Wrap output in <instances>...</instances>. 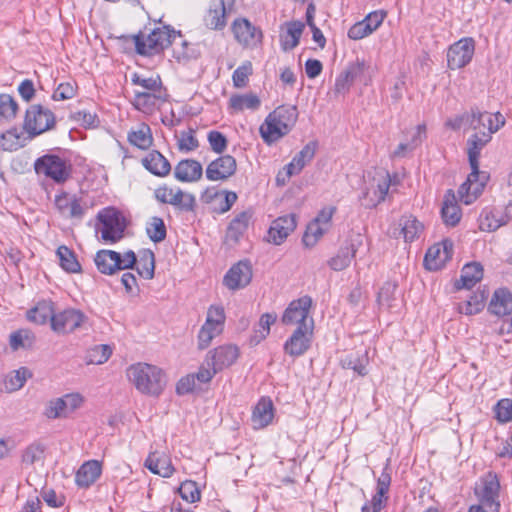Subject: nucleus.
Here are the masks:
<instances>
[{"label":"nucleus","instance_id":"obj_32","mask_svg":"<svg viewBox=\"0 0 512 512\" xmlns=\"http://www.w3.org/2000/svg\"><path fill=\"white\" fill-rule=\"evenodd\" d=\"M54 315L55 311L52 302L42 301L28 311L27 318L40 325L50 321V325L52 326V317H54Z\"/></svg>","mask_w":512,"mask_h":512},{"label":"nucleus","instance_id":"obj_58","mask_svg":"<svg viewBox=\"0 0 512 512\" xmlns=\"http://www.w3.org/2000/svg\"><path fill=\"white\" fill-rule=\"evenodd\" d=\"M179 494L182 499L189 503H194L200 500L201 496L197 483L192 480H186L180 485Z\"/></svg>","mask_w":512,"mask_h":512},{"label":"nucleus","instance_id":"obj_29","mask_svg":"<svg viewBox=\"0 0 512 512\" xmlns=\"http://www.w3.org/2000/svg\"><path fill=\"white\" fill-rule=\"evenodd\" d=\"M286 27V34L280 36L281 47L283 51H291L298 46L305 25L300 21H291L286 23Z\"/></svg>","mask_w":512,"mask_h":512},{"label":"nucleus","instance_id":"obj_46","mask_svg":"<svg viewBox=\"0 0 512 512\" xmlns=\"http://www.w3.org/2000/svg\"><path fill=\"white\" fill-rule=\"evenodd\" d=\"M138 274L145 279H152L155 272V255L151 250H144L140 254L137 266Z\"/></svg>","mask_w":512,"mask_h":512},{"label":"nucleus","instance_id":"obj_53","mask_svg":"<svg viewBox=\"0 0 512 512\" xmlns=\"http://www.w3.org/2000/svg\"><path fill=\"white\" fill-rule=\"evenodd\" d=\"M45 446L42 443L34 442L22 453V462L25 465H33L44 459Z\"/></svg>","mask_w":512,"mask_h":512},{"label":"nucleus","instance_id":"obj_47","mask_svg":"<svg viewBox=\"0 0 512 512\" xmlns=\"http://www.w3.org/2000/svg\"><path fill=\"white\" fill-rule=\"evenodd\" d=\"M26 138L23 137L17 129H12L3 133L0 138V147L3 150L13 151L24 146Z\"/></svg>","mask_w":512,"mask_h":512},{"label":"nucleus","instance_id":"obj_21","mask_svg":"<svg viewBox=\"0 0 512 512\" xmlns=\"http://www.w3.org/2000/svg\"><path fill=\"white\" fill-rule=\"evenodd\" d=\"M204 24L212 30H222L227 24L224 0H213L204 16Z\"/></svg>","mask_w":512,"mask_h":512},{"label":"nucleus","instance_id":"obj_8","mask_svg":"<svg viewBox=\"0 0 512 512\" xmlns=\"http://www.w3.org/2000/svg\"><path fill=\"white\" fill-rule=\"evenodd\" d=\"M469 163L471 166V172L467 176L466 181L460 185L458 190L460 200L466 205L471 204L478 197L489 180V174L485 171L479 170V162Z\"/></svg>","mask_w":512,"mask_h":512},{"label":"nucleus","instance_id":"obj_25","mask_svg":"<svg viewBox=\"0 0 512 512\" xmlns=\"http://www.w3.org/2000/svg\"><path fill=\"white\" fill-rule=\"evenodd\" d=\"M443 222L447 226H456L461 219V209L457 204L456 196L453 190H448L444 196L441 208Z\"/></svg>","mask_w":512,"mask_h":512},{"label":"nucleus","instance_id":"obj_63","mask_svg":"<svg viewBox=\"0 0 512 512\" xmlns=\"http://www.w3.org/2000/svg\"><path fill=\"white\" fill-rule=\"evenodd\" d=\"M215 200L219 202V207L217 208V211L219 213H225L229 211L233 204L236 202L237 195L235 192L231 191L216 193Z\"/></svg>","mask_w":512,"mask_h":512},{"label":"nucleus","instance_id":"obj_64","mask_svg":"<svg viewBox=\"0 0 512 512\" xmlns=\"http://www.w3.org/2000/svg\"><path fill=\"white\" fill-rule=\"evenodd\" d=\"M208 141L212 150L218 154L222 153L227 147V139L219 131H210L208 133Z\"/></svg>","mask_w":512,"mask_h":512},{"label":"nucleus","instance_id":"obj_40","mask_svg":"<svg viewBox=\"0 0 512 512\" xmlns=\"http://www.w3.org/2000/svg\"><path fill=\"white\" fill-rule=\"evenodd\" d=\"M128 140L131 145L141 150L149 148L153 141L150 127L141 124L136 130L129 132Z\"/></svg>","mask_w":512,"mask_h":512},{"label":"nucleus","instance_id":"obj_48","mask_svg":"<svg viewBox=\"0 0 512 512\" xmlns=\"http://www.w3.org/2000/svg\"><path fill=\"white\" fill-rule=\"evenodd\" d=\"M146 232L149 238L155 242H161L166 238V226L162 218L154 216L147 224Z\"/></svg>","mask_w":512,"mask_h":512},{"label":"nucleus","instance_id":"obj_38","mask_svg":"<svg viewBox=\"0 0 512 512\" xmlns=\"http://www.w3.org/2000/svg\"><path fill=\"white\" fill-rule=\"evenodd\" d=\"M272 114L277 119L278 124L284 129V132H289L292 129L298 117L295 106H280Z\"/></svg>","mask_w":512,"mask_h":512},{"label":"nucleus","instance_id":"obj_6","mask_svg":"<svg viewBox=\"0 0 512 512\" xmlns=\"http://www.w3.org/2000/svg\"><path fill=\"white\" fill-rule=\"evenodd\" d=\"M466 119H468L467 129H472L473 134L495 133L505 124V118L500 112L481 111L477 106L471 107Z\"/></svg>","mask_w":512,"mask_h":512},{"label":"nucleus","instance_id":"obj_56","mask_svg":"<svg viewBox=\"0 0 512 512\" xmlns=\"http://www.w3.org/2000/svg\"><path fill=\"white\" fill-rule=\"evenodd\" d=\"M327 227H323L317 221H312L303 235L302 242L306 247H313L324 234Z\"/></svg>","mask_w":512,"mask_h":512},{"label":"nucleus","instance_id":"obj_61","mask_svg":"<svg viewBox=\"0 0 512 512\" xmlns=\"http://www.w3.org/2000/svg\"><path fill=\"white\" fill-rule=\"evenodd\" d=\"M252 74V64L246 62L239 66L232 75L233 84L237 88L246 86L249 75Z\"/></svg>","mask_w":512,"mask_h":512},{"label":"nucleus","instance_id":"obj_42","mask_svg":"<svg viewBox=\"0 0 512 512\" xmlns=\"http://www.w3.org/2000/svg\"><path fill=\"white\" fill-rule=\"evenodd\" d=\"M486 298L485 291L475 292L468 300L459 303L458 310L465 315L477 314L484 308Z\"/></svg>","mask_w":512,"mask_h":512},{"label":"nucleus","instance_id":"obj_22","mask_svg":"<svg viewBox=\"0 0 512 512\" xmlns=\"http://www.w3.org/2000/svg\"><path fill=\"white\" fill-rule=\"evenodd\" d=\"M488 311L496 316H506L512 313V293L507 288L494 291Z\"/></svg>","mask_w":512,"mask_h":512},{"label":"nucleus","instance_id":"obj_20","mask_svg":"<svg viewBox=\"0 0 512 512\" xmlns=\"http://www.w3.org/2000/svg\"><path fill=\"white\" fill-rule=\"evenodd\" d=\"M406 141L401 142L393 155L395 157L405 158L410 156V152L419 146L426 138V125L420 124L407 131Z\"/></svg>","mask_w":512,"mask_h":512},{"label":"nucleus","instance_id":"obj_51","mask_svg":"<svg viewBox=\"0 0 512 512\" xmlns=\"http://www.w3.org/2000/svg\"><path fill=\"white\" fill-rule=\"evenodd\" d=\"M396 290L397 284L395 282H385L378 292V304L381 307L392 308L394 306L393 302L396 300Z\"/></svg>","mask_w":512,"mask_h":512},{"label":"nucleus","instance_id":"obj_5","mask_svg":"<svg viewBox=\"0 0 512 512\" xmlns=\"http://www.w3.org/2000/svg\"><path fill=\"white\" fill-rule=\"evenodd\" d=\"M225 312L222 306L212 305L208 308L205 323L198 333V348H207L212 340L220 335L224 329Z\"/></svg>","mask_w":512,"mask_h":512},{"label":"nucleus","instance_id":"obj_50","mask_svg":"<svg viewBox=\"0 0 512 512\" xmlns=\"http://www.w3.org/2000/svg\"><path fill=\"white\" fill-rule=\"evenodd\" d=\"M18 112V104L9 94H0V120H12Z\"/></svg>","mask_w":512,"mask_h":512},{"label":"nucleus","instance_id":"obj_27","mask_svg":"<svg viewBox=\"0 0 512 512\" xmlns=\"http://www.w3.org/2000/svg\"><path fill=\"white\" fill-rule=\"evenodd\" d=\"M360 243V241L357 244L352 241L350 244L341 247L337 254L328 261L329 267L334 271H342L347 268L355 257Z\"/></svg>","mask_w":512,"mask_h":512},{"label":"nucleus","instance_id":"obj_60","mask_svg":"<svg viewBox=\"0 0 512 512\" xmlns=\"http://www.w3.org/2000/svg\"><path fill=\"white\" fill-rule=\"evenodd\" d=\"M496 419L501 423L512 420V400L505 398L498 401L495 406Z\"/></svg>","mask_w":512,"mask_h":512},{"label":"nucleus","instance_id":"obj_16","mask_svg":"<svg viewBox=\"0 0 512 512\" xmlns=\"http://www.w3.org/2000/svg\"><path fill=\"white\" fill-rule=\"evenodd\" d=\"M499 491L500 483L497 475L489 472L483 478V488L480 494V501L489 512H499Z\"/></svg>","mask_w":512,"mask_h":512},{"label":"nucleus","instance_id":"obj_45","mask_svg":"<svg viewBox=\"0 0 512 512\" xmlns=\"http://www.w3.org/2000/svg\"><path fill=\"white\" fill-rule=\"evenodd\" d=\"M493 133L472 134L467 141L468 160H477L482 148L491 140Z\"/></svg>","mask_w":512,"mask_h":512},{"label":"nucleus","instance_id":"obj_31","mask_svg":"<svg viewBox=\"0 0 512 512\" xmlns=\"http://www.w3.org/2000/svg\"><path fill=\"white\" fill-rule=\"evenodd\" d=\"M237 162H210L206 169V176L209 180H225L236 171Z\"/></svg>","mask_w":512,"mask_h":512},{"label":"nucleus","instance_id":"obj_34","mask_svg":"<svg viewBox=\"0 0 512 512\" xmlns=\"http://www.w3.org/2000/svg\"><path fill=\"white\" fill-rule=\"evenodd\" d=\"M261 101L256 94H234L229 99V107L234 111H243L244 109L257 110Z\"/></svg>","mask_w":512,"mask_h":512},{"label":"nucleus","instance_id":"obj_35","mask_svg":"<svg viewBox=\"0 0 512 512\" xmlns=\"http://www.w3.org/2000/svg\"><path fill=\"white\" fill-rule=\"evenodd\" d=\"M399 225L401 226V233L406 242L414 241L424 229L423 224L412 215L402 216Z\"/></svg>","mask_w":512,"mask_h":512},{"label":"nucleus","instance_id":"obj_26","mask_svg":"<svg viewBox=\"0 0 512 512\" xmlns=\"http://www.w3.org/2000/svg\"><path fill=\"white\" fill-rule=\"evenodd\" d=\"M274 417V406L269 398H261L255 406L252 421L257 428L268 426Z\"/></svg>","mask_w":512,"mask_h":512},{"label":"nucleus","instance_id":"obj_37","mask_svg":"<svg viewBox=\"0 0 512 512\" xmlns=\"http://www.w3.org/2000/svg\"><path fill=\"white\" fill-rule=\"evenodd\" d=\"M32 376L30 370L26 367H20L9 373L4 380V391L11 393L22 388L28 378Z\"/></svg>","mask_w":512,"mask_h":512},{"label":"nucleus","instance_id":"obj_49","mask_svg":"<svg viewBox=\"0 0 512 512\" xmlns=\"http://www.w3.org/2000/svg\"><path fill=\"white\" fill-rule=\"evenodd\" d=\"M35 340L34 334L29 330H18L10 335V347L16 351L20 348H30Z\"/></svg>","mask_w":512,"mask_h":512},{"label":"nucleus","instance_id":"obj_15","mask_svg":"<svg viewBox=\"0 0 512 512\" xmlns=\"http://www.w3.org/2000/svg\"><path fill=\"white\" fill-rule=\"evenodd\" d=\"M231 29L237 42L245 47H255L261 43V30L245 18L236 19Z\"/></svg>","mask_w":512,"mask_h":512},{"label":"nucleus","instance_id":"obj_44","mask_svg":"<svg viewBox=\"0 0 512 512\" xmlns=\"http://www.w3.org/2000/svg\"><path fill=\"white\" fill-rule=\"evenodd\" d=\"M56 254L59 258L60 266L68 273H79L81 265L78 262L75 253L67 246L58 247Z\"/></svg>","mask_w":512,"mask_h":512},{"label":"nucleus","instance_id":"obj_43","mask_svg":"<svg viewBox=\"0 0 512 512\" xmlns=\"http://www.w3.org/2000/svg\"><path fill=\"white\" fill-rule=\"evenodd\" d=\"M260 133L266 142H274L289 132H284V129L278 124L277 119L271 113L260 127Z\"/></svg>","mask_w":512,"mask_h":512},{"label":"nucleus","instance_id":"obj_11","mask_svg":"<svg viewBox=\"0 0 512 512\" xmlns=\"http://www.w3.org/2000/svg\"><path fill=\"white\" fill-rule=\"evenodd\" d=\"M87 320L83 312L77 309L68 308L55 312L52 317L51 329L58 334H68L74 332Z\"/></svg>","mask_w":512,"mask_h":512},{"label":"nucleus","instance_id":"obj_41","mask_svg":"<svg viewBox=\"0 0 512 512\" xmlns=\"http://www.w3.org/2000/svg\"><path fill=\"white\" fill-rule=\"evenodd\" d=\"M449 260L448 252L441 250V245H434L428 249L424 257V265L430 271L440 269Z\"/></svg>","mask_w":512,"mask_h":512},{"label":"nucleus","instance_id":"obj_52","mask_svg":"<svg viewBox=\"0 0 512 512\" xmlns=\"http://www.w3.org/2000/svg\"><path fill=\"white\" fill-rule=\"evenodd\" d=\"M304 166L305 162H289L277 173L275 179L276 185H286L292 176L299 174L303 170Z\"/></svg>","mask_w":512,"mask_h":512},{"label":"nucleus","instance_id":"obj_33","mask_svg":"<svg viewBox=\"0 0 512 512\" xmlns=\"http://www.w3.org/2000/svg\"><path fill=\"white\" fill-rule=\"evenodd\" d=\"M511 219V216L508 213H503L496 209L486 213L484 218L481 219L480 229L482 231L493 232L499 229L500 227L506 225Z\"/></svg>","mask_w":512,"mask_h":512},{"label":"nucleus","instance_id":"obj_30","mask_svg":"<svg viewBox=\"0 0 512 512\" xmlns=\"http://www.w3.org/2000/svg\"><path fill=\"white\" fill-rule=\"evenodd\" d=\"M200 162H178L174 169L175 178L181 182H192L202 176Z\"/></svg>","mask_w":512,"mask_h":512},{"label":"nucleus","instance_id":"obj_2","mask_svg":"<svg viewBox=\"0 0 512 512\" xmlns=\"http://www.w3.org/2000/svg\"><path fill=\"white\" fill-rule=\"evenodd\" d=\"M181 32L170 26H162L153 29L147 36L141 32L132 36L137 54L142 56H153L161 53L169 47Z\"/></svg>","mask_w":512,"mask_h":512},{"label":"nucleus","instance_id":"obj_14","mask_svg":"<svg viewBox=\"0 0 512 512\" xmlns=\"http://www.w3.org/2000/svg\"><path fill=\"white\" fill-rule=\"evenodd\" d=\"M239 357L238 347L231 344L221 345L210 350L205 357L208 367H215L218 372L231 366Z\"/></svg>","mask_w":512,"mask_h":512},{"label":"nucleus","instance_id":"obj_12","mask_svg":"<svg viewBox=\"0 0 512 512\" xmlns=\"http://www.w3.org/2000/svg\"><path fill=\"white\" fill-rule=\"evenodd\" d=\"M475 50L472 38H463L451 45L447 52L448 67L452 70L466 66L472 59Z\"/></svg>","mask_w":512,"mask_h":512},{"label":"nucleus","instance_id":"obj_1","mask_svg":"<svg viewBox=\"0 0 512 512\" xmlns=\"http://www.w3.org/2000/svg\"><path fill=\"white\" fill-rule=\"evenodd\" d=\"M127 377L143 394L159 396L166 386L164 371L151 364L137 363L127 369Z\"/></svg>","mask_w":512,"mask_h":512},{"label":"nucleus","instance_id":"obj_36","mask_svg":"<svg viewBox=\"0 0 512 512\" xmlns=\"http://www.w3.org/2000/svg\"><path fill=\"white\" fill-rule=\"evenodd\" d=\"M145 466L152 473L162 476L164 478L170 477L174 472V468L171 464V461L165 456L157 457L155 454H151L146 459Z\"/></svg>","mask_w":512,"mask_h":512},{"label":"nucleus","instance_id":"obj_57","mask_svg":"<svg viewBox=\"0 0 512 512\" xmlns=\"http://www.w3.org/2000/svg\"><path fill=\"white\" fill-rule=\"evenodd\" d=\"M277 315L275 313H265L260 317L259 328L255 330L254 339L256 343L265 339L270 333V327L275 323Z\"/></svg>","mask_w":512,"mask_h":512},{"label":"nucleus","instance_id":"obj_28","mask_svg":"<svg viewBox=\"0 0 512 512\" xmlns=\"http://www.w3.org/2000/svg\"><path fill=\"white\" fill-rule=\"evenodd\" d=\"M118 261L119 253L113 250H100L96 253L94 258L98 271L106 275H113L118 271Z\"/></svg>","mask_w":512,"mask_h":512},{"label":"nucleus","instance_id":"obj_9","mask_svg":"<svg viewBox=\"0 0 512 512\" xmlns=\"http://www.w3.org/2000/svg\"><path fill=\"white\" fill-rule=\"evenodd\" d=\"M311 307L312 298L308 295L291 301L283 312L282 323L284 325H297V327H311V322L307 323Z\"/></svg>","mask_w":512,"mask_h":512},{"label":"nucleus","instance_id":"obj_62","mask_svg":"<svg viewBox=\"0 0 512 512\" xmlns=\"http://www.w3.org/2000/svg\"><path fill=\"white\" fill-rule=\"evenodd\" d=\"M131 81L134 85H139L143 87L145 92H158L161 88V81L158 78H142L139 74L134 73L132 75Z\"/></svg>","mask_w":512,"mask_h":512},{"label":"nucleus","instance_id":"obj_7","mask_svg":"<svg viewBox=\"0 0 512 512\" xmlns=\"http://www.w3.org/2000/svg\"><path fill=\"white\" fill-rule=\"evenodd\" d=\"M392 183L393 182L388 171L377 172L376 176L372 178L369 186L363 192L361 197L362 205L365 208L371 209L385 201Z\"/></svg>","mask_w":512,"mask_h":512},{"label":"nucleus","instance_id":"obj_17","mask_svg":"<svg viewBox=\"0 0 512 512\" xmlns=\"http://www.w3.org/2000/svg\"><path fill=\"white\" fill-rule=\"evenodd\" d=\"M34 170L36 174H44L58 184L68 180L72 173L68 162H34Z\"/></svg>","mask_w":512,"mask_h":512},{"label":"nucleus","instance_id":"obj_55","mask_svg":"<svg viewBox=\"0 0 512 512\" xmlns=\"http://www.w3.org/2000/svg\"><path fill=\"white\" fill-rule=\"evenodd\" d=\"M44 414L49 419H57L68 417L70 412L66 408L65 402L59 397L48 402Z\"/></svg>","mask_w":512,"mask_h":512},{"label":"nucleus","instance_id":"obj_18","mask_svg":"<svg viewBox=\"0 0 512 512\" xmlns=\"http://www.w3.org/2000/svg\"><path fill=\"white\" fill-rule=\"evenodd\" d=\"M295 228L296 219L294 214L278 217L272 222L269 228V241L275 245H280Z\"/></svg>","mask_w":512,"mask_h":512},{"label":"nucleus","instance_id":"obj_39","mask_svg":"<svg viewBox=\"0 0 512 512\" xmlns=\"http://www.w3.org/2000/svg\"><path fill=\"white\" fill-rule=\"evenodd\" d=\"M162 100V97L157 92H141L136 91L134 97V106L136 109L144 112H152L157 104Z\"/></svg>","mask_w":512,"mask_h":512},{"label":"nucleus","instance_id":"obj_13","mask_svg":"<svg viewBox=\"0 0 512 512\" xmlns=\"http://www.w3.org/2000/svg\"><path fill=\"white\" fill-rule=\"evenodd\" d=\"M252 266L250 261L241 260L234 264L225 274L223 283L230 290H239L246 287L252 280Z\"/></svg>","mask_w":512,"mask_h":512},{"label":"nucleus","instance_id":"obj_10","mask_svg":"<svg viewBox=\"0 0 512 512\" xmlns=\"http://www.w3.org/2000/svg\"><path fill=\"white\" fill-rule=\"evenodd\" d=\"M311 327H297L284 343V352L291 357H300L310 348L313 335L314 321L309 319Z\"/></svg>","mask_w":512,"mask_h":512},{"label":"nucleus","instance_id":"obj_19","mask_svg":"<svg viewBox=\"0 0 512 512\" xmlns=\"http://www.w3.org/2000/svg\"><path fill=\"white\" fill-rule=\"evenodd\" d=\"M252 218L251 211H242L238 213L229 223L226 235L225 243L229 246L236 245L247 231L250 220Z\"/></svg>","mask_w":512,"mask_h":512},{"label":"nucleus","instance_id":"obj_23","mask_svg":"<svg viewBox=\"0 0 512 512\" xmlns=\"http://www.w3.org/2000/svg\"><path fill=\"white\" fill-rule=\"evenodd\" d=\"M101 463L97 460H89L78 469L75 481L81 488H88L101 476Z\"/></svg>","mask_w":512,"mask_h":512},{"label":"nucleus","instance_id":"obj_4","mask_svg":"<svg viewBox=\"0 0 512 512\" xmlns=\"http://www.w3.org/2000/svg\"><path fill=\"white\" fill-rule=\"evenodd\" d=\"M101 227L96 230L101 233L105 242L116 243L124 236L126 224L124 218L115 209H104L97 215Z\"/></svg>","mask_w":512,"mask_h":512},{"label":"nucleus","instance_id":"obj_3","mask_svg":"<svg viewBox=\"0 0 512 512\" xmlns=\"http://www.w3.org/2000/svg\"><path fill=\"white\" fill-rule=\"evenodd\" d=\"M54 125L55 115L50 109L34 104L26 110L23 128L29 139L52 129Z\"/></svg>","mask_w":512,"mask_h":512},{"label":"nucleus","instance_id":"obj_24","mask_svg":"<svg viewBox=\"0 0 512 512\" xmlns=\"http://www.w3.org/2000/svg\"><path fill=\"white\" fill-rule=\"evenodd\" d=\"M483 278V266L479 262H471L464 265L460 279L455 282L457 290L470 289Z\"/></svg>","mask_w":512,"mask_h":512},{"label":"nucleus","instance_id":"obj_54","mask_svg":"<svg viewBox=\"0 0 512 512\" xmlns=\"http://www.w3.org/2000/svg\"><path fill=\"white\" fill-rule=\"evenodd\" d=\"M112 354V348L109 345H96L88 351L87 363L88 364H103Z\"/></svg>","mask_w":512,"mask_h":512},{"label":"nucleus","instance_id":"obj_59","mask_svg":"<svg viewBox=\"0 0 512 512\" xmlns=\"http://www.w3.org/2000/svg\"><path fill=\"white\" fill-rule=\"evenodd\" d=\"M155 196L162 203L176 206L182 203L184 193L181 190L174 193L172 189L160 188L156 190Z\"/></svg>","mask_w":512,"mask_h":512}]
</instances>
